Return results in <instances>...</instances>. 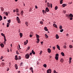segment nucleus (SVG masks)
Segmentation results:
<instances>
[{
    "label": "nucleus",
    "mask_w": 73,
    "mask_h": 73,
    "mask_svg": "<svg viewBox=\"0 0 73 73\" xmlns=\"http://www.w3.org/2000/svg\"><path fill=\"white\" fill-rule=\"evenodd\" d=\"M36 37L37 38V43H38L40 41V39H39V38H40V36L39 35H36Z\"/></svg>",
    "instance_id": "obj_1"
},
{
    "label": "nucleus",
    "mask_w": 73,
    "mask_h": 73,
    "mask_svg": "<svg viewBox=\"0 0 73 73\" xmlns=\"http://www.w3.org/2000/svg\"><path fill=\"white\" fill-rule=\"evenodd\" d=\"M58 54H56V56L55 57V58L56 60H58Z\"/></svg>",
    "instance_id": "obj_2"
},
{
    "label": "nucleus",
    "mask_w": 73,
    "mask_h": 73,
    "mask_svg": "<svg viewBox=\"0 0 73 73\" xmlns=\"http://www.w3.org/2000/svg\"><path fill=\"white\" fill-rule=\"evenodd\" d=\"M25 57L27 59H28V58H29V55L28 54H27L25 55Z\"/></svg>",
    "instance_id": "obj_3"
},
{
    "label": "nucleus",
    "mask_w": 73,
    "mask_h": 73,
    "mask_svg": "<svg viewBox=\"0 0 73 73\" xmlns=\"http://www.w3.org/2000/svg\"><path fill=\"white\" fill-rule=\"evenodd\" d=\"M47 73H51L52 72V70L50 69H48L47 71Z\"/></svg>",
    "instance_id": "obj_4"
},
{
    "label": "nucleus",
    "mask_w": 73,
    "mask_h": 73,
    "mask_svg": "<svg viewBox=\"0 0 73 73\" xmlns=\"http://www.w3.org/2000/svg\"><path fill=\"white\" fill-rule=\"evenodd\" d=\"M30 70L32 72V73H33V68L32 67H30Z\"/></svg>",
    "instance_id": "obj_5"
},
{
    "label": "nucleus",
    "mask_w": 73,
    "mask_h": 73,
    "mask_svg": "<svg viewBox=\"0 0 73 73\" xmlns=\"http://www.w3.org/2000/svg\"><path fill=\"white\" fill-rule=\"evenodd\" d=\"M28 40H27L26 41L24 42V45H26L27 44V43H28Z\"/></svg>",
    "instance_id": "obj_6"
},
{
    "label": "nucleus",
    "mask_w": 73,
    "mask_h": 73,
    "mask_svg": "<svg viewBox=\"0 0 73 73\" xmlns=\"http://www.w3.org/2000/svg\"><path fill=\"white\" fill-rule=\"evenodd\" d=\"M57 48H58L59 50H60V46H58V45H56Z\"/></svg>",
    "instance_id": "obj_7"
},
{
    "label": "nucleus",
    "mask_w": 73,
    "mask_h": 73,
    "mask_svg": "<svg viewBox=\"0 0 73 73\" xmlns=\"http://www.w3.org/2000/svg\"><path fill=\"white\" fill-rule=\"evenodd\" d=\"M15 66L16 69H18V66H17V65L16 64H15Z\"/></svg>",
    "instance_id": "obj_8"
},
{
    "label": "nucleus",
    "mask_w": 73,
    "mask_h": 73,
    "mask_svg": "<svg viewBox=\"0 0 73 73\" xmlns=\"http://www.w3.org/2000/svg\"><path fill=\"white\" fill-rule=\"evenodd\" d=\"M56 39H58L59 38V36H58V35L56 34Z\"/></svg>",
    "instance_id": "obj_9"
},
{
    "label": "nucleus",
    "mask_w": 73,
    "mask_h": 73,
    "mask_svg": "<svg viewBox=\"0 0 73 73\" xmlns=\"http://www.w3.org/2000/svg\"><path fill=\"white\" fill-rule=\"evenodd\" d=\"M46 12H48V11H49V9H48V7H47L46 8Z\"/></svg>",
    "instance_id": "obj_10"
},
{
    "label": "nucleus",
    "mask_w": 73,
    "mask_h": 73,
    "mask_svg": "<svg viewBox=\"0 0 73 73\" xmlns=\"http://www.w3.org/2000/svg\"><path fill=\"white\" fill-rule=\"evenodd\" d=\"M47 50L48 53H50L51 52V50L50 48H48Z\"/></svg>",
    "instance_id": "obj_11"
},
{
    "label": "nucleus",
    "mask_w": 73,
    "mask_h": 73,
    "mask_svg": "<svg viewBox=\"0 0 73 73\" xmlns=\"http://www.w3.org/2000/svg\"><path fill=\"white\" fill-rule=\"evenodd\" d=\"M73 17V15L72 14H70L69 15V17Z\"/></svg>",
    "instance_id": "obj_12"
},
{
    "label": "nucleus",
    "mask_w": 73,
    "mask_h": 73,
    "mask_svg": "<svg viewBox=\"0 0 73 73\" xmlns=\"http://www.w3.org/2000/svg\"><path fill=\"white\" fill-rule=\"evenodd\" d=\"M53 26H54V27H55V28H57V25H56V24H53Z\"/></svg>",
    "instance_id": "obj_13"
},
{
    "label": "nucleus",
    "mask_w": 73,
    "mask_h": 73,
    "mask_svg": "<svg viewBox=\"0 0 73 73\" xmlns=\"http://www.w3.org/2000/svg\"><path fill=\"white\" fill-rule=\"evenodd\" d=\"M0 45H1V47H2V48H3L4 47V44H3V43H1V44Z\"/></svg>",
    "instance_id": "obj_14"
},
{
    "label": "nucleus",
    "mask_w": 73,
    "mask_h": 73,
    "mask_svg": "<svg viewBox=\"0 0 73 73\" xmlns=\"http://www.w3.org/2000/svg\"><path fill=\"white\" fill-rule=\"evenodd\" d=\"M19 34L20 36V38H21V37H23V33H20Z\"/></svg>",
    "instance_id": "obj_15"
},
{
    "label": "nucleus",
    "mask_w": 73,
    "mask_h": 73,
    "mask_svg": "<svg viewBox=\"0 0 73 73\" xmlns=\"http://www.w3.org/2000/svg\"><path fill=\"white\" fill-rule=\"evenodd\" d=\"M9 25H10V23H7V26H6L7 27H9Z\"/></svg>",
    "instance_id": "obj_16"
},
{
    "label": "nucleus",
    "mask_w": 73,
    "mask_h": 73,
    "mask_svg": "<svg viewBox=\"0 0 73 73\" xmlns=\"http://www.w3.org/2000/svg\"><path fill=\"white\" fill-rule=\"evenodd\" d=\"M47 6L48 7H50V4H49V3L48 2L47 3Z\"/></svg>",
    "instance_id": "obj_17"
},
{
    "label": "nucleus",
    "mask_w": 73,
    "mask_h": 73,
    "mask_svg": "<svg viewBox=\"0 0 73 73\" xmlns=\"http://www.w3.org/2000/svg\"><path fill=\"white\" fill-rule=\"evenodd\" d=\"M15 60H18V58H17V55H16L15 56Z\"/></svg>",
    "instance_id": "obj_18"
},
{
    "label": "nucleus",
    "mask_w": 73,
    "mask_h": 73,
    "mask_svg": "<svg viewBox=\"0 0 73 73\" xmlns=\"http://www.w3.org/2000/svg\"><path fill=\"white\" fill-rule=\"evenodd\" d=\"M44 29L45 31H48V29H47L46 27H44Z\"/></svg>",
    "instance_id": "obj_19"
},
{
    "label": "nucleus",
    "mask_w": 73,
    "mask_h": 73,
    "mask_svg": "<svg viewBox=\"0 0 73 73\" xmlns=\"http://www.w3.org/2000/svg\"><path fill=\"white\" fill-rule=\"evenodd\" d=\"M11 20L9 19L7 21V22H8L7 23H9V24H10V23H11Z\"/></svg>",
    "instance_id": "obj_20"
},
{
    "label": "nucleus",
    "mask_w": 73,
    "mask_h": 73,
    "mask_svg": "<svg viewBox=\"0 0 73 73\" xmlns=\"http://www.w3.org/2000/svg\"><path fill=\"white\" fill-rule=\"evenodd\" d=\"M32 52L33 54H35V52H34L33 50L32 51Z\"/></svg>",
    "instance_id": "obj_21"
},
{
    "label": "nucleus",
    "mask_w": 73,
    "mask_h": 73,
    "mask_svg": "<svg viewBox=\"0 0 73 73\" xmlns=\"http://www.w3.org/2000/svg\"><path fill=\"white\" fill-rule=\"evenodd\" d=\"M63 7H65V6H66V4H63L62 5Z\"/></svg>",
    "instance_id": "obj_22"
},
{
    "label": "nucleus",
    "mask_w": 73,
    "mask_h": 73,
    "mask_svg": "<svg viewBox=\"0 0 73 73\" xmlns=\"http://www.w3.org/2000/svg\"><path fill=\"white\" fill-rule=\"evenodd\" d=\"M45 37H46V38H48V36L46 35V34H45Z\"/></svg>",
    "instance_id": "obj_23"
},
{
    "label": "nucleus",
    "mask_w": 73,
    "mask_h": 73,
    "mask_svg": "<svg viewBox=\"0 0 73 73\" xmlns=\"http://www.w3.org/2000/svg\"><path fill=\"white\" fill-rule=\"evenodd\" d=\"M43 66L44 68H46L47 65L46 64H43Z\"/></svg>",
    "instance_id": "obj_24"
},
{
    "label": "nucleus",
    "mask_w": 73,
    "mask_h": 73,
    "mask_svg": "<svg viewBox=\"0 0 73 73\" xmlns=\"http://www.w3.org/2000/svg\"><path fill=\"white\" fill-rule=\"evenodd\" d=\"M17 21H19L20 20V19H19V17H17Z\"/></svg>",
    "instance_id": "obj_25"
},
{
    "label": "nucleus",
    "mask_w": 73,
    "mask_h": 73,
    "mask_svg": "<svg viewBox=\"0 0 73 73\" xmlns=\"http://www.w3.org/2000/svg\"><path fill=\"white\" fill-rule=\"evenodd\" d=\"M61 54L62 55V56H64V52H62L61 53Z\"/></svg>",
    "instance_id": "obj_26"
},
{
    "label": "nucleus",
    "mask_w": 73,
    "mask_h": 73,
    "mask_svg": "<svg viewBox=\"0 0 73 73\" xmlns=\"http://www.w3.org/2000/svg\"><path fill=\"white\" fill-rule=\"evenodd\" d=\"M25 24L27 26H28V23L27 22H26Z\"/></svg>",
    "instance_id": "obj_27"
},
{
    "label": "nucleus",
    "mask_w": 73,
    "mask_h": 73,
    "mask_svg": "<svg viewBox=\"0 0 73 73\" xmlns=\"http://www.w3.org/2000/svg\"><path fill=\"white\" fill-rule=\"evenodd\" d=\"M15 11L17 13H18L19 12V9H16Z\"/></svg>",
    "instance_id": "obj_28"
},
{
    "label": "nucleus",
    "mask_w": 73,
    "mask_h": 73,
    "mask_svg": "<svg viewBox=\"0 0 73 73\" xmlns=\"http://www.w3.org/2000/svg\"><path fill=\"white\" fill-rule=\"evenodd\" d=\"M24 13V11H22L21 13V15H23V13Z\"/></svg>",
    "instance_id": "obj_29"
},
{
    "label": "nucleus",
    "mask_w": 73,
    "mask_h": 73,
    "mask_svg": "<svg viewBox=\"0 0 73 73\" xmlns=\"http://www.w3.org/2000/svg\"><path fill=\"white\" fill-rule=\"evenodd\" d=\"M60 62H64V59H61L60 60Z\"/></svg>",
    "instance_id": "obj_30"
},
{
    "label": "nucleus",
    "mask_w": 73,
    "mask_h": 73,
    "mask_svg": "<svg viewBox=\"0 0 73 73\" xmlns=\"http://www.w3.org/2000/svg\"><path fill=\"white\" fill-rule=\"evenodd\" d=\"M69 47L70 48H73V46L72 45H70L69 46Z\"/></svg>",
    "instance_id": "obj_31"
},
{
    "label": "nucleus",
    "mask_w": 73,
    "mask_h": 73,
    "mask_svg": "<svg viewBox=\"0 0 73 73\" xmlns=\"http://www.w3.org/2000/svg\"><path fill=\"white\" fill-rule=\"evenodd\" d=\"M63 0H60V3L61 4H62V1Z\"/></svg>",
    "instance_id": "obj_32"
},
{
    "label": "nucleus",
    "mask_w": 73,
    "mask_h": 73,
    "mask_svg": "<svg viewBox=\"0 0 73 73\" xmlns=\"http://www.w3.org/2000/svg\"><path fill=\"white\" fill-rule=\"evenodd\" d=\"M1 35L2 36H3L4 37V36H5V35H4V34H3V33H1Z\"/></svg>",
    "instance_id": "obj_33"
},
{
    "label": "nucleus",
    "mask_w": 73,
    "mask_h": 73,
    "mask_svg": "<svg viewBox=\"0 0 73 73\" xmlns=\"http://www.w3.org/2000/svg\"><path fill=\"white\" fill-rule=\"evenodd\" d=\"M40 24H43V22L42 21H40Z\"/></svg>",
    "instance_id": "obj_34"
},
{
    "label": "nucleus",
    "mask_w": 73,
    "mask_h": 73,
    "mask_svg": "<svg viewBox=\"0 0 73 73\" xmlns=\"http://www.w3.org/2000/svg\"><path fill=\"white\" fill-rule=\"evenodd\" d=\"M5 14L6 16H8V12H6L5 13Z\"/></svg>",
    "instance_id": "obj_35"
},
{
    "label": "nucleus",
    "mask_w": 73,
    "mask_h": 73,
    "mask_svg": "<svg viewBox=\"0 0 73 73\" xmlns=\"http://www.w3.org/2000/svg\"><path fill=\"white\" fill-rule=\"evenodd\" d=\"M2 17L1 16V15L0 16V21H1V20H2Z\"/></svg>",
    "instance_id": "obj_36"
},
{
    "label": "nucleus",
    "mask_w": 73,
    "mask_h": 73,
    "mask_svg": "<svg viewBox=\"0 0 73 73\" xmlns=\"http://www.w3.org/2000/svg\"><path fill=\"white\" fill-rule=\"evenodd\" d=\"M4 40H5V41H7V40H6L5 36H4Z\"/></svg>",
    "instance_id": "obj_37"
},
{
    "label": "nucleus",
    "mask_w": 73,
    "mask_h": 73,
    "mask_svg": "<svg viewBox=\"0 0 73 73\" xmlns=\"http://www.w3.org/2000/svg\"><path fill=\"white\" fill-rule=\"evenodd\" d=\"M63 13H66V11H65V10H63Z\"/></svg>",
    "instance_id": "obj_38"
},
{
    "label": "nucleus",
    "mask_w": 73,
    "mask_h": 73,
    "mask_svg": "<svg viewBox=\"0 0 73 73\" xmlns=\"http://www.w3.org/2000/svg\"><path fill=\"white\" fill-rule=\"evenodd\" d=\"M64 31V29H62L60 30V32H62L63 31Z\"/></svg>",
    "instance_id": "obj_39"
},
{
    "label": "nucleus",
    "mask_w": 73,
    "mask_h": 73,
    "mask_svg": "<svg viewBox=\"0 0 73 73\" xmlns=\"http://www.w3.org/2000/svg\"><path fill=\"white\" fill-rule=\"evenodd\" d=\"M58 8V7H57L56 6L55 7V10H57V9Z\"/></svg>",
    "instance_id": "obj_40"
},
{
    "label": "nucleus",
    "mask_w": 73,
    "mask_h": 73,
    "mask_svg": "<svg viewBox=\"0 0 73 73\" xmlns=\"http://www.w3.org/2000/svg\"><path fill=\"white\" fill-rule=\"evenodd\" d=\"M63 47L64 48H65V49H66V45H64L63 46Z\"/></svg>",
    "instance_id": "obj_41"
},
{
    "label": "nucleus",
    "mask_w": 73,
    "mask_h": 73,
    "mask_svg": "<svg viewBox=\"0 0 73 73\" xmlns=\"http://www.w3.org/2000/svg\"><path fill=\"white\" fill-rule=\"evenodd\" d=\"M1 11H4V8L3 7H1Z\"/></svg>",
    "instance_id": "obj_42"
},
{
    "label": "nucleus",
    "mask_w": 73,
    "mask_h": 73,
    "mask_svg": "<svg viewBox=\"0 0 73 73\" xmlns=\"http://www.w3.org/2000/svg\"><path fill=\"white\" fill-rule=\"evenodd\" d=\"M66 17H69V15L66 14Z\"/></svg>",
    "instance_id": "obj_43"
},
{
    "label": "nucleus",
    "mask_w": 73,
    "mask_h": 73,
    "mask_svg": "<svg viewBox=\"0 0 73 73\" xmlns=\"http://www.w3.org/2000/svg\"><path fill=\"white\" fill-rule=\"evenodd\" d=\"M23 63L21 62L20 64V66H22V65H23Z\"/></svg>",
    "instance_id": "obj_44"
},
{
    "label": "nucleus",
    "mask_w": 73,
    "mask_h": 73,
    "mask_svg": "<svg viewBox=\"0 0 73 73\" xmlns=\"http://www.w3.org/2000/svg\"><path fill=\"white\" fill-rule=\"evenodd\" d=\"M19 57L18 60H21V56H19Z\"/></svg>",
    "instance_id": "obj_45"
},
{
    "label": "nucleus",
    "mask_w": 73,
    "mask_h": 73,
    "mask_svg": "<svg viewBox=\"0 0 73 73\" xmlns=\"http://www.w3.org/2000/svg\"><path fill=\"white\" fill-rule=\"evenodd\" d=\"M3 57H4L3 56H1L0 58L1 60H2V59H3Z\"/></svg>",
    "instance_id": "obj_46"
},
{
    "label": "nucleus",
    "mask_w": 73,
    "mask_h": 73,
    "mask_svg": "<svg viewBox=\"0 0 73 73\" xmlns=\"http://www.w3.org/2000/svg\"><path fill=\"white\" fill-rule=\"evenodd\" d=\"M70 20H73V18H72V17H70Z\"/></svg>",
    "instance_id": "obj_47"
},
{
    "label": "nucleus",
    "mask_w": 73,
    "mask_h": 73,
    "mask_svg": "<svg viewBox=\"0 0 73 73\" xmlns=\"http://www.w3.org/2000/svg\"><path fill=\"white\" fill-rule=\"evenodd\" d=\"M59 28H60V29H62V26H60Z\"/></svg>",
    "instance_id": "obj_48"
},
{
    "label": "nucleus",
    "mask_w": 73,
    "mask_h": 73,
    "mask_svg": "<svg viewBox=\"0 0 73 73\" xmlns=\"http://www.w3.org/2000/svg\"><path fill=\"white\" fill-rule=\"evenodd\" d=\"M50 7L51 8H52V4L51 3L50 4Z\"/></svg>",
    "instance_id": "obj_49"
},
{
    "label": "nucleus",
    "mask_w": 73,
    "mask_h": 73,
    "mask_svg": "<svg viewBox=\"0 0 73 73\" xmlns=\"http://www.w3.org/2000/svg\"><path fill=\"white\" fill-rule=\"evenodd\" d=\"M72 58L71 57H70V58H69V60H72Z\"/></svg>",
    "instance_id": "obj_50"
},
{
    "label": "nucleus",
    "mask_w": 73,
    "mask_h": 73,
    "mask_svg": "<svg viewBox=\"0 0 73 73\" xmlns=\"http://www.w3.org/2000/svg\"><path fill=\"white\" fill-rule=\"evenodd\" d=\"M42 53V51H41L40 54H41V53Z\"/></svg>",
    "instance_id": "obj_51"
},
{
    "label": "nucleus",
    "mask_w": 73,
    "mask_h": 73,
    "mask_svg": "<svg viewBox=\"0 0 73 73\" xmlns=\"http://www.w3.org/2000/svg\"><path fill=\"white\" fill-rule=\"evenodd\" d=\"M7 19V17H4V19Z\"/></svg>",
    "instance_id": "obj_52"
},
{
    "label": "nucleus",
    "mask_w": 73,
    "mask_h": 73,
    "mask_svg": "<svg viewBox=\"0 0 73 73\" xmlns=\"http://www.w3.org/2000/svg\"><path fill=\"white\" fill-rule=\"evenodd\" d=\"M53 49L54 50L55 49V47L54 46V47H53Z\"/></svg>",
    "instance_id": "obj_53"
},
{
    "label": "nucleus",
    "mask_w": 73,
    "mask_h": 73,
    "mask_svg": "<svg viewBox=\"0 0 73 73\" xmlns=\"http://www.w3.org/2000/svg\"><path fill=\"white\" fill-rule=\"evenodd\" d=\"M19 48L20 49H21V48H20V44H19Z\"/></svg>",
    "instance_id": "obj_54"
},
{
    "label": "nucleus",
    "mask_w": 73,
    "mask_h": 73,
    "mask_svg": "<svg viewBox=\"0 0 73 73\" xmlns=\"http://www.w3.org/2000/svg\"><path fill=\"white\" fill-rule=\"evenodd\" d=\"M30 37H32V35H30Z\"/></svg>",
    "instance_id": "obj_55"
},
{
    "label": "nucleus",
    "mask_w": 73,
    "mask_h": 73,
    "mask_svg": "<svg viewBox=\"0 0 73 73\" xmlns=\"http://www.w3.org/2000/svg\"><path fill=\"white\" fill-rule=\"evenodd\" d=\"M35 8H36V9H37L38 8L37 7V6L36 5L35 6Z\"/></svg>",
    "instance_id": "obj_56"
},
{
    "label": "nucleus",
    "mask_w": 73,
    "mask_h": 73,
    "mask_svg": "<svg viewBox=\"0 0 73 73\" xmlns=\"http://www.w3.org/2000/svg\"><path fill=\"white\" fill-rule=\"evenodd\" d=\"M18 23H20V20L18 21Z\"/></svg>",
    "instance_id": "obj_57"
},
{
    "label": "nucleus",
    "mask_w": 73,
    "mask_h": 73,
    "mask_svg": "<svg viewBox=\"0 0 73 73\" xmlns=\"http://www.w3.org/2000/svg\"><path fill=\"white\" fill-rule=\"evenodd\" d=\"M32 52H31V53H30L29 54H30V56H31V55H32Z\"/></svg>",
    "instance_id": "obj_58"
},
{
    "label": "nucleus",
    "mask_w": 73,
    "mask_h": 73,
    "mask_svg": "<svg viewBox=\"0 0 73 73\" xmlns=\"http://www.w3.org/2000/svg\"><path fill=\"white\" fill-rule=\"evenodd\" d=\"M29 50V48H27V49L26 50H27V51H28V50Z\"/></svg>",
    "instance_id": "obj_59"
},
{
    "label": "nucleus",
    "mask_w": 73,
    "mask_h": 73,
    "mask_svg": "<svg viewBox=\"0 0 73 73\" xmlns=\"http://www.w3.org/2000/svg\"><path fill=\"white\" fill-rule=\"evenodd\" d=\"M30 48H31V47L30 46H28V47L27 48H28L29 49H30Z\"/></svg>",
    "instance_id": "obj_60"
},
{
    "label": "nucleus",
    "mask_w": 73,
    "mask_h": 73,
    "mask_svg": "<svg viewBox=\"0 0 73 73\" xmlns=\"http://www.w3.org/2000/svg\"><path fill=\"white\" fill-rule=\"evenodd\" d=\"M71 60H69V64H70V62H71Z\"/></svg>",
    "instance_id": "obj_61"
},
{
    "label": "nucleus",
    "mask_w": 73,
    "mask_h": 73,
    "mask_svg": "<svg viewBox=\"0 0 73 73\" xmlns=\"http://www.w3.org/2000/svg\"><path fill=\"white\" fill-rule=\"evenodd\" d=\"M17 15H18V16H19V15H20V14L18 13H17Z\"/></svg>",
    "instance_id": "obj_62"
},
{
    "label": "nucleus",
    "mask_w": 73,
    "mask_h": 73,
    "mask_svg": "<svg viewBox=\"0 0 73 73\" xmlns=\"http://www.w3.org/2000/svg\"><path fill=\"white\" fill-rule=\"evenodd\" d=\"M41 44H43V42H41Z\"/></svg>",
    "instance_id": "obj_63"
},
{
    "label": "nucleus",
    "mask_w": 73,
    "mask_h": 73,
    "mask_svg": "<svg viewBox=\"0 0 73 73\" xmlns=\"http://www.w3.org/2000/svg\"><path fill=\"white\" fill-rule=\"evenodd\" d=\"M44 10H42V12L43 13H44Z\"/></svg>",
    "instance_id": "obj_64"
}]
</instances>
